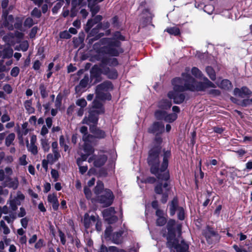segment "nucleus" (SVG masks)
Here are the masks:
<instances>
[{
  "label": "nucleus",
  "instance_id": "obj_18",
  "mask_svg": "<svg viewBox=\"0 0 252 252\" xmlns=\"http://www.w3.org/2000/svg\"><path fill=\"white\" fill-rule=\"evenodd\" d=\"M101 73H102V70H101V69L97 65H94L92 68L91 71V77L92 78H96L95 83L99 82L101 80V78L100 77Z\"/></svg>",
  "mask_w": 252,
  "mask_h": 252
},
{
  "label": "nucleus",
  "instance_id": "obj_3",
  "mask_svg": "<svg viewBox=\"0 0 252 252\" xmlns=\"http://www.w3.org/2000/svg\"><path fill=\"white\" fill-rule=\"evenodd\" d=\"M101 42L105 43L103 49L104 54L117 56L120 53L123 52V50L121 48V43L117 40L106 37L102 38Z\"/></svg>",
  "mask_w": 252,
  "mask_h": 252
},
{
  "label": "nucleus",
  "instance_id": "obj_13",
  "mask_svg": "<svg viewBox=\"0 0 252 252\" xmlns=\"http://www.w3.org/2000/svg\"><path fill=\"white\" fill-rule=\"evenodd\" d=\"M90 131L93 133L95 138L102 139L105 137V132L97 127L96 126H90Z\"/></svg>",
  "mask_w": 252,
  "mask_h": 252
},
{
  "label": "nucleus",
  "instance_id": "obj_21",
  "mask_svg": "<svg viewBox=\"0 0 252 252\" xmlns=\"http://www.w3.org/2000/svg\"><path fill=\"white\" fill-rule=\"evenodd\" d=\"M103 0H88V6L90 9L92 16H94V15L99 11L100 8L98 5L92 3V1L101 2Z\"/></svg>",
  "mask_w": 252,
  "mask_h": 252
},
{
  "label": "nucleus",
  "instance_id": "obj_30",
  "mask_svg": "<svg viewBox=\"0 0 252 252\" xmlns=\"http://www.w3.org/2000/svg\"><path fill=\"white\" fill-rule=\"evenodd\" d=\"M13 17L12 15H9L7 18H6L3 22V25L4 27H6L9 30H12L13 29Z\"/></svg>",
  "mask_w": 252,
  "mask_h": 252
},
{
  "label": "nucleus",
  "instance_id": "obj_27",
  "mask_svg": "<svg viewBox=\"0 0 252 252\" xmlns=\"http://www.w3.org/2000/svg\"><path fill=\"white\" fill-rule=\"evenodd\" d=\"M105 43L101 42V39L97 42L94 43L93 45V49L98 53L104 54L103 49L104 48Z\"/></svg>",
  "mask_w": 252,
  "mask_h": 252
},
{
  "label": "nucleus",
  "instance_id": "obj_41",
  "mask_svg": "<svg viewBox=\"0 0 252 252\" xmlns=\"http://www.w3.org/2000/svg\"><path fill=\"white\" fill-rule=\"evenodd\" d=\"M40 142L44 151L45 152H48L50 149V145L48 140L45 138H43L41 139Z\"/></svg>",
  "mask_w": 252,
  "mask_h": 252
},
{
  "label": "nucleus",
  "instance_id": "obj_52",
  "mask_svg": "<svg viewBox=\"0 0 252 252\" xmlns=\"http://www.w3.org/2000/svg\"><path fill=\"white\" fill-rule=\"evenodd\" d=\"M28 149L33 155H35L38 153L37 147L35 144H30L27 145Z\"/></svg>",
  "mask_w": 252,
  "mask_h": 252
},
{
  "label": "nucleus",
  "instance_id": "obj_11",
  "mask_svg": "<svg viewBox=\"0 0 252 252\" xmlns=\"http://www.w3.org/2000/svg\"><path fill=\"white\" fill-rule=\"evenodd\" d=\"M156 216L157 217L156 220L157 225L161 226L166 223V215L162 210L158 209L156 211Z\"/></svg>",
  "mask_w": 252,
  "mask_h": 252
},
{
  "label": "nucleus",
  "instance_id": "obj_15",
  "mask_svg": "<svg viewBox=\"0 0 252 252\" xmlns=\"http://www.w3.org/2000/svg\"><path fill=\"white\" fill-rule=\"evenodd\" d=\"M102 17L101 15H97L94 19L88 20L85 27V31L88 32L96 24L101 21Z\"/></svg>",
  "mask_w": 252,
  "mask_h": 252
},
{
  "label": "nucleus",
  "instance_id": "obj_24",
  "mask_svg": "<svg viewBox=\"0 0 252 252\" xmlns=\"http://www.w3.org/2000/svg\"><path fill=\"white\" fill-rule=\"evenodd\" d=\"M170 214L173 216L175 214L176 212L178 211V208H180L178 206V200L176 198H173L170 203Z\"/></svg>",
  "mask_w": 252,
  "mask_h": 252
},
{
  "label": "nucleus",
  "instance_id": "obj_61",
  "mask_svg": "<svg viewBox=\"0 0 252 252\" xmlns=\"http://www.w3.org/2000/svg\"><path fill=\"white\" fill-rule=\"evenodd\" d=\"M31 14L33 17H35L36 18H39L41 15L40 11L36 7H35L32 10Z\"/></svg>",
  "mask_w": 252,
  "mask_h": 252
},
{
  "label": "nucleus",
  "instance_id": "obj_22",
  "mask_svg": "<svg viewBox=\"0 0 252 252\" xmlns=\"http://www.w3.org/2000/svg\"><path fill=\"white\" fill-rule=\"evenodd\" d=\"M217 84L219 88L225 90H231L233 87L231 82L227 79H223L220 83L217 82Z\"/></svg>",
  "mask_w": 252,
  "mask_h": 252
},
{
  "label": "nucleus",
  "instance_id": "obj_44",
  "mask_svg": "<svg viewBox=\"0 0 252 252\" xmlns=\"http://www.w3.org/2000/svg\"><path fill=\"white\" fill-rule=\"evenodd\" d=\"M40 93L42 98H44L48 95V93L47 91V87L43 84H41L39 87Z\"/></svg>",
  "mask_w": 252,
  "mask_h": 252
},
{
  "label": "nucleus",
  "instance_id": "obj_28",
  "mask_svg": "<svg viewBox=\"0 0 252 252\" xmlns=\"http://www.w3.org/2000/svg\"><path fill=\"white\" fill-rule=\"evenodd\" d=\"M171 105V102L167 99H162L158 103V107L163 110L170 109Z\"/></svg>",
  "mask_w": 252,
  "mask_h": 252
},
{
  "label": "nucleus",
  "instance_id": "obj_34",
  "mask_svg": "<svg viewBox=\"0 0 252 252\" xmlns=\"http://www.w3.org/2000/svg\"><path fill=\"white\" fill-rule=\"evenodd\" d=\"M191 73L195 77L203 80V82H205L203 78L206 77L204 76L201 71L197 67H193L191 69Z\"/></svg>",
  "mask_w": 252,
  "mask_h": 252
},
{
  "label": "nucleus",
  "instance_id": "obj_14",
  "mask_svg": "<svg viewBox=\"0 0 252 252\" xmlns=\"http://www.w3.org/2000/svg\"><path fill=\"white\" fill-rule=\"evenodd\" d=\"M205 237L209 244H212L218 241L219 238L218 234L211 229H208L205 232Z\"/></svg>",
  "mask_w": 252,
  "mask_h": 252
},
{
  "label": "nucleus",
  "instance_id": "obj_40",
  "mask_svg": "<svg viewBox=\"0 0 252 252\" xmlns=\"http://www.w3.org/2000/svg\"><path fill=\"white\" fill-rule=\"evenodd\" d=\"M95 138V137L94 134H88L82 136L83 141L84 143H87L88 144L94 142Z\"/></svg>",
  "mask_w": 252,
  "mask_h": 252
},
{
  "label": "nucleus",
  "instance_id": "obj_39",
  "mask_svg": "<svg viewBox=\"0 0 252 252\" xmlns=\"http://www.w3.org/2000/svg\"><path fill=\"white\" fill-rule=\"evenodd\" d=\"M104 189L103 184L101 181H98L95 187L94 191L96 195L99 194Z\"/></svg>",
  "mask_w": 252,
  "mask_h": 252
},
{
  "label": "nucleus",
  "instance_id": "obj_56",
  "mask_svg": "<svg viewBox=\"0 0 252 252\" xmlns=\"http://www.w3.org/2000/svg\"><path fill=\"white\" fill-rule=\"evenodd\" d=\"M12 199L14 200H17L18 202L21 203L25 199V195L20 191H18L16 196Z\"/></svg>",
  "mask_w": 252,
  "mask_h": 252
},
{
  "label": "nucleus",
  "instance_id": "obj_6",
  "mask_svg": "<svg viewBox=\"0 0 252 252\" xmlns=\"http://www.w3.org/2000/svg\"><path fill=\"white\" fill-rule=\"evenodd\" d=\"M114 196L112 192L108 189L105 190L104 194L98 196L95 199L96 201L100 203L103 207H108L111 205L113 202Z\"/></svg>",
  "mask_w": 252,
  "mask_h": 252
},
{
  "label": "nucleus",
  "instance_id": "obj_42",
  "mask_svg": "<svg viewBox=\"0 0 252 252\" xmlns=\"http://www.w3.org/2000/svg\"><path fill=\"white\" fill-rule=\"evenodd\" d=\"M83 149L85 153L88 154V155H91L94 151V148L91 145H90L89 144H88L87 143H84Z\"/></svg>",
  "mask_w": 252,
  "mask_h": 252
},
{
  "label": "nucleus",
  "instance_id": "obj_7",
  "mask_svg": "<svg viewBox=\"0 0 252 252\" xmlns=\"http://www.w3.org/2000/svg\"><path fill=\"white\" fill-rule=\"evenodd\" d=\"M167 246L170 249L175 248L177 252H189V245L184 241H182L180 244L177 245L176 240H168L167 243Z\"/></svg>",
  "mask_w": 252,
  "mask_h": 252
},
{
  "label": "nucleus",
  "instance_id": "obj_31",
  "mask_svg": "<svg viewBox=\"0 0 252 252\" xmlns=\"http://www.w3.org/2000/svg\"><path fill=\"white\" fill-rule=\"evenodd\" d=\"M89 81V77L85 76L80 82L79 84L75 87L76 92H79L82 88L87 87Z\"/></svg>",
  "mask_w": 252,
  "mask_h": 252
},
{
  "label": "nucleus",
  "instance_id": "obj_19",
  "mask_svg": "<svg viewBox=\"0 0 252 252\" xmlns=\"http://www.w3.org/2000/svg\"><path fill=\"white\" fill-rule=\"evenodd\" d=\"M47 200L48 202L52 204L53 209L55 211L57 210L59 204L56 195L54 194H49L48 195Z\"/></svg>",
  "mask_w": 252,
  "mask_h": 252
},
{
  "label": "nucleus",
  "instance_id": "obj_60",
  "mask_svg": "<svg viewBox=\"0 0 252 252\" xmlns=\"http://www.w3.org/2000/svg\"><path fill=\"white\" fill-rule=\"evenodd\" d=\"M84 223L86 228L89 227L91 224L92 222L89 219V215L88 214H85L84 215Z\"/></svg>",
  "mask_w": 252,
  "mask_h": 252
},
{
  "label": "nucleus",
  "instance_id": "obj_43",
  "mask_svg": "<svg viewBox=\"0 0 252 252\" xmlns=\"http://www.w3.org/2000/svg\"><path fill=\"white\" fill-rule=\"evenodd\" d=\"M84 192L85 193L86 197L88 199H91L92 202H95L96 201L95 198L92 197V193L91 190L88 187H84Z\"/></svg>",
  "mask_w": 252,
  "mask_h": 252
},
{
  "label": "nucleus",
  "instance_id": "obj_64",
  "mask_svg": "<svg viewBox=\"0 0 252 252\" xmlns=\"http://www.w3.org/2000/svg\"><path fill=\"white\" fill-rule=\"evenodd\" d=\"M29 221V219L27 217L22 218L20 220L22 227L24 228H26L28 226Z\"/></svg>",
  "mask_w": 252,
  "mask_h": 252
},
{
  "label": "nucleus",
  "instance_id": "obj_48",
  "mask_svg": "<svg viewBox=\"0 0 252 252\" xmlns=\"http://www.w3.org/2000/svg\"><path fill=\"white\" fill-rule=\"evenodd\" d=\"M175 224V221L174 220H170L167 224L166 227L169 233H173V227Z\"/></svg>",
  "mask_w": 252,
  "mask_h": 252
},
{
  "label": "nucleus",
  "instance_id": "obj_23",
  "mask_svg": "<svg viewBox=\"0 0 252 252\" xmlns=\"http://www.w3.org/2000/svg\"><path fill=\"white\" fill-rule=\"evenodd\" d=\"M123 233V231L121 230L115 232L112 234L110 239L116 244H121L122 242V235Z\"/></svg>",
  "mask_w": 252,
  "mask_h": 252
},
{
  "label": "nucleus",
  "instance_id": "obj_62",
  "mask_svg": "<svg viewBox=\"0 0 252 252\" xmlns=\"http://www.w3.org/2000/svg\"><path fill=\"white\" fill-rule=\"evenodd\" d=\"M109 23L108 22H103V23H100L97 25V27L98 29H102L103 30H105L108 29L109 27Z\"/></svg>",
  "mask_w": 252,
  "mask_h": 252
},
{
  "label": "nucleus",
  "instance_id": "obj_4",
  "mask_svg": "<svg viewBox=\"0 0 252 252\" xmlns=\"http://www.w3.org/2000/svg\"><path fill=\"white\" fill-rule=\"evenodd\" d=\"M113 86L112 83L109 81H106L98 85L95 89V94L96 97L98 99L103 100L111 99V95L109 93L112 90Z\"/></svg>",
  "mask_w": 252,
  "mask_h": 252
},
{
  "label": "nucleus",
  "instance_id": "obj_33",
  "mask_svg": "<svg viewBox=\"0 0 252 252\" xmlns=\"http://www.w3.org/2000/svg\"><path fill=\"white\" fill-rule=\"evenodd\" d=\"M24 106L29 114H32L34 112V108L32 106V100H27L24 102Z\"/></svg>",
  "mask_w": 252,
  "mask_h": 252
},
{
  "label": "nucleus",
  "instance_id": "obj_16",
  "mask_svg": "<svg viewBox=\"0 0 252 252\" xmlns=\"http://www.w3.org/2000/svg\"><path fill=\"white\" fill-rule=\"evenodd\" d=\"M102 73L111 79H116L118 77L117 71L114 68H110L107 67H103Z\"/></svg>",
  "mask_w": 252,
  "mask_h": 252
},
{
  "label": "nucleus",
  "instance_id": "obj_20",
  "mask_svg": "<svg viewBox=\"0 0 252 252\" xmlns=\"http://www.w3.org/2000/svg\"><path fill=\"white\" fill-rule=\"evenodd\" d=\"M2 185L4 187H8L15 189L18 187L19 182L17 179L12 181L11 178H8L2 183Z\"/></svg>",
  "mask_w": 252,
  "mask_h": 252
},
{
  "label": "nucleus",
  "instance_id": "obj_10",
  "mask_svg": "<svg viewBox=\"0 0 252 252\" xmlns=\"http://www.w3.org/2000/svg\"><path fill=\"white\" fill-rule=\"evenodd\" d=\"M99 29H98V27H96V28L93 29L91 31L90 30L88 32L89 33L88 43L89 44H92L94 41L97 40L104 35L103 33H97L98 30Z\"/></svg>",
  "mask_w": 252,
  "mask_h": 252
},
{
  "label": "nucleus",
  "instance_id": "obj_38",
  "mask_svg": "<svg viewBox=\"0 0 252 252\" xmlns=\"http://www.w3.org/2000/svg\"><path fill=\"white\" fill-rule=\"evenodd\" d=\"M13 53V49L10 47L6 48L2 51L3 58H10L12 57Z\"/></svg>",
  "mask_w": 252,
  "mask_h": 252
},
{
  "label": "nucleus",
  "instance_id": "obj_5",
  "mask_svg": "<svg viewBox=\"0 0 252 252\" xmlns=\"http://www.w3.org/2000/svg\"><path fill=\"white\" fill-rule=\"evenodd\" d=\"M158 179L160 182L155 187V191L157 194H162L161 202L162 203H165L167 201L168 197V191L169 189L168 188V184L167 182L168 179L166 180Z\"/></svg>",
  "mask_w": 252,
  "mask_h": 252
},
{
  "label": "nucleus",
  "instance_id": "obj_55",
  "mask_svg": "<svg viewBox=\"0 0 252 252\" xmlns=\"http://www.w3.org/2000/svg\"><path fill=\"white\" fill-rule=\"evenodd\" d=\"M59 143L61 147H63L64 151H67L68 150V146L65 143V139L63 135L60 137Z\"/></svg>",
  "mask_w": 252,
  "mask_h": 252
},
{
  "label": "nucleus",
  "instance_id": "obj_45",
  "mask_svg": "<svg viewBox=\"0 0 252 252\" xmlns=\"http://www.w3.org/2000/svg\"><path fill=\"white\" fill-rule=\"evenodd\" d=\"M165 116L164 121L168 123H172L177 118V115L175 113L168 114L166 113Z\"/></svg>",
  "mask_w": 252,
  "mask_h": 252
},
{
  "label": "nucleus",
  "instance_id": "obj_49",
  "mask_svg": "<svg viewBox=\"0 0 252 252\" xmlns=\"http://www.w3.org/2000/svg\"><path fill=\"white\" fill-rule=\"evenodd\" d=\"M28 124V123L26 122L22 124V131H20V130H18L17 132L19 134V135H21L22 136L23 135H26L28 132V129L27 128Z\"/></svg>",
  "mask_w": 252,
  "mask_h": 252
},
{
  "label": "nucleus",
  "instance_id": "obj_47",
  "mask_svg": "<svg viewBox=\"0 0 252 252\" xmlns=\"http://www.w3.org/2000/svg\"><path fill=\"white\" fill-rule=\"evenodd\" d=\"M15 138V135L14 133H10L5 138V145L7 146H9Z\"/></svg>",
  "mask_w": 252,
  "mask_h": 252
},
{
  "label": "nucleus",
  "instance_id": "obj_58",
  "mask_svg": "<svg viewBox=\"0 0 252 252\" xmlns=\"http://www.w3.org/2000/svg\"><path fill=\"white\" fill-rule=\"evenodd\" d=\"M242 97L244 95H249L252 94V92L246 87H243L241 88Z\"/></svg>",
  "mask_w": 252,
  "mask_h": 252
},
{
  "label": "nucleus",
  "instance_id": "obj_25",
  "mask_svg": "<svg viewBox=\"0 0 252 252\" xmlns=\"http://www.w3.org/2000/svg\"><path fill=\"white\" fill-rule=\"evenodd\" d=\"M7 204L9 205L10 209L12 211L14 212L17 210L18 206L21 205V202H18L17 200H13L12 198V195H11L7 202Z\"/></svg>",
  "mask_w": 252,
  "mask_h": 252
},
{
  "label": "nucleus",
  "instance_id": "obj_17",
  "mask_svg": "<svg viewBox=\"0 0 252 252\" xmlns=\"http://www.w3.org/2000/svg\"><path fill=\"white\" fill-rule=\"evenodd\" d=\"M100 100H101L96 96L93 103V108L94 109L93 111L96 112L97 114H102L104 112L102 104Z\"/></svg>",
  "mask_w": 252,
  "mask_h": 252
},
{
  "label": "nucleus",
  "instance_id": "obj_8",
  "mask_svg": "<svg viewBox=\"0 0 252 252\" xmlns=\"http://www.w3.org/2000/svg\"><path fill=\"white\" fill-rule=\"evenodd\" d=\"M107 159V157L104 155L97 156L93 155L88 159V162L91 163L94 160V166L99 167L104 164Z\"/></svg>",
  "mask_w": 252,
  "mask_h": 252
},
{
  "label": "nucleus",
  "instance_id": "obj_37",
  "mask_svg": "<svg viewBox=\"0 0 252 252\" xmlns=\"http://www.w3.org/2000/svg\"><path fill=\"white\" fill-rule=\"evenodd\" d=\"M102 63L103 64L109 66H116L118 64L117 60L116 58L109 59L108 60L103 59Z\"/></svg>",
  "mask_w": 252,
  "mask_h": 252
},
{
  "label": "nucleus",
  "instance_id": "obj_46",
  "mask_svg": "<svg viewBox=\"0 0 252 252\" xmlns=\"http://www.w3.org/2000/svg\"><path fill=\"white\" fill-rule=\"evenodd\" d=\"M165 31L174 35H178L180 33L179 29L177 27L168 28Z\"/></svg>",
  "mask_w": 252,
  "mask_h": 252
},
{
  "label": "nucleus",
  "instance_id": "obj_26",
  "mask_svg": "<svg viewBox=\"0 0 252 252\" xmlns=\"http://www.w3.org/2000/svg\"><path fill=\"white\" fill-rule=\"evenodd\" d=\"M10 232V228L5 221L3 220H0V233H2L4 236H7Z\"/></svg>",
  "mask_w": 252,
  "mask_h": 252
},
{
  "label": "nucleus",
  "instance_id": "obj_35",
  "mask_svg": "<svg viewBox=\"0 0 252 252\" xmlns=\"http://www.w3.org/2000/svg\"><path fill=\"white\" fill-rule=\"evenodd\" d=\"M166 114V112L165 111L158 110L155 112V117L157 120L164 121Z\"/></svg>",
  "mask_w": 252,
  "mask_h": 252
},
{
  "label": "nucleus",
  "instance_id": "obj_2",
  "mask_svg": "<svg viewBox=\"0 0 252 252\" xmlns=\"http://www.w3.org/2000/svg\"><path fill=\"white\" fill-rule=\"evenodd\" d=\"M161 148L158 146L151 149L149 152L147 161L150 166L151 172L156 176L158 179L166 180L169 178V174L167 168L168 165V158L171 153L169 151L164 152L163 161L159 168V154Z\"/></svg>",
  "mask_w": 252,
  "mask_h": 252
},
{
  "label": "nucleus",
  "instance_id": "obj_32",
  "mask_svg": "<svg viewBox=\"0 0 252 252\" xmlns=\"http://www.w3.org/2000/svg\"><path fill=\"white\" fill-rule=\"evenodd\" d=\"M17 219V214L16 213H10L8 216L3 217V220L4 221H6L8 223H13L14 220Z\"/></svg>",
  "mask_w": 252,
  "mask_h": 252
},
{
  "label": "nucleus",
  "instance_id": "obj_59",
  "mask_svg": "<svg viewBox=\"0 0 252 252\" xmlns=\"http://www.w3.org/2000/svg\"><path fill=\"white\" fill-rule=\"evenodd\" d=\"M87 101L84 98H80L76 101V104L81 108H84L87 105Z\"/></svg>",
  "mask_w": 252,
  "mask_h": 252
},
{
  "label": "nucleus",
  "instance_id": "obj_50",
  "mask_svg": "<svg viewBox=\"0 0 252 252\" xmlns=\"http://www.w3.org/2000/svg\"><path fill=\"white\" fill-rule=\"evenodd\" d=\"M28 48H29V43H28V41H24L20 43V44L19 45L20 49H19L17 47H16L15 48V49L17 50H19L20 49L22 51L25 52V51H26L28 49Z\"/></svg>",
  "mask_w": 252,
  "mask_h": 252
},
{
  "label": "nucleus",
  "instance_id": "obj_36",
  "mask_svg": "<svg viewBox=\"0 0 252 252\" xmlns=\"http://www.w3.org/2000/svg\"><path fill=\"white\" fill-rule=\"evenodd\" d=\"M206 71L207 75L212 81L216 79V75L215 70L211 66H207L206 68Z\"/></svg>",
  "mask_w": 252,
  "mask_h": 252
},
{
  "label": "nucleus",
  "instance_id": "obj_53",
  "mask_svg": "<svg viewBox=\"0 0 252 252\" xmlns=\"http://www.w3.org/2000/svg\"><path fill=\"white\" fill-rule=\"evenodd\" d=\"M114 213L115 210L112 207L106 209L103 211V214L105 217H108L109 216H111L114 214Z\"/></svg>",
  "mask_w": 252,
  "mask_h": 252
},
{
  "label": "nucleus",
  "instance_id": "obj_1",
  "mask_svg": "<svg viewBox=\"0 0 252 252\" xmlns=\"http://www.w3.org/2000/svg\"><path fill=\"white\" fill-rule=\"evenodd\" d=\"M182 77L183 79L176 78L172 80L173 90L168 94V97L173 99L174 102L176 104H180L185 100V95L181 92L187 90L204 91L208 88H216L215 84L207 77L203 78L205 82H201L196 81L194 78L186 73H183Z\"/></svg>",
  "mask_w": 252,
  "mask_h": 252
},
{
  "label": "nucleus",
  "instance_id": "obj_12",
  "mask_svg": "<svg viewBox=\"0 0 252 252\" xmlns=\"http://www.w3.org/2000/svg\"><path fill=\"white\" fill-rule=\"evenodd\" d=\"M164 130V125L160 122H155L148 128V132L156 134L161 133Z\"/></svg>",
  "mask_w": 252,
  "mask_h": 252
},
{
  "label": "nucleus",
  "instance_id": "obj_51",
  "mask_svg": "<svg viewBox=\"0 0 252 252\" xmlns=\"http://www.w3.org/2000/svg\"><path fill=\"white\" fill-rule=\"evenodd\" d=\"M114 40H117L118 41H124L125 40V37L121 34L119 32H116L113 33V37L111 38Z\"/></svg>",
  "mask_w": 252,
  "mask_h": 252
},
{
  "label": "nucleus",
  "instance_id": "obj_57",
  "mask_svg": "<svg viewBox=\"0 0 252 252\" xmlns=\"http://www.w3.org/2000/svg\"><path fill=\"white\" fill-rule=\"evenodd\" d=\"M178 217L180 220H183L185 218V212L183 207L178 208Z\"/></svg>",
  "mask_w": 252,
  "mask_h": 252
},
{
  "label": "nucleus",
  "instance_id": "obj_63",
  "mask_svg": "<svg viewBox=\"0 0 252 252\" xmlns=\"http://www.w3.org/2000/svg\"><path fill=\"white\" fill-rule=\"evenodd\" d=\"M20 69L18 67L15 66L13 67L10 72V74L13 77H16L19 73Z\"/></svg>",
  "mask_w": 252,
  "mask_h": 252
},
{
  "label": "nucleus",
  "instance_id": "obj_54",
  "mask_svg": "<svg viewBox=\"0 0 252 252\" xmlns=\"http://www.w3.org/2000/svg\"><path fill=\"white\" fill-rule=\"evenodd\" d=\"M89 155L88 154H82L81 157L77 158V164L78 165H82L83 162L86 161Z\"/></svg>",
  "mask_w": 252,
  "mask_h": 252
},
{
  "label": "nucleus",
  "instance_id": "obj_9",
  "mask_svg": "<svg viewBox=\"0 0 252 252\" xmlns=\"http://www.w3.org/2000/svg\"><path fill=\"white\" fill-rule=\"evenodd\" d=\"M96 112L94 111H91L88 117H85L82 121L83 124H86L88 125L93 126L92 124L95 125L97 123L98 116Z\"/></svg>",
  "mask_w": 252,
  "mask_h": 252
},
{
  "label": "nucleus",
  "instance_id": "obj_29",
  "mask_svg": "<svg viewBox=\"0 0 252 252\" xmlns=\"http://www.w3.org/2000/svg\"><path fill=\"white\" fill-rule=\"evenodd\" d=\"M14 36L13 33H9L2 37L3 40L9 46L13 45L15 44L14 40Z\"/></svg>",
  "mask_w": 252,
  "mask_h": 252
}]
</instances>
